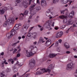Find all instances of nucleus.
Listing matches in <instances>:
<instances>
[{"label":"nucleus","instance_id":"38","mask_svg":"<svg viewBox=\"0 0 77 77\" xmlns=\"http://www.w3.org/2000/svg\"><path fill=\"white\" fill-rule=\"evenodd\" d=\"M36 5L35 4L32 5L30 6L31 7L34 9V7L36 6Z\"/></svg>","mask_w":77,"mask_h":77},{"label":"nucleus","instance_id":"11","mask_svg":"<svg viewBox=\"0 0 77 77\" xmlns=\"http://www.w3.org/2000/svg\"><path fill=\"white\" fill-rule=\"evenodd\" d=\"M14 20L13 19H8L7 21L8 24H11V23H14Z\"/></svg>","mask_w":77,"mask_h":77},{"label":"nucleus","instance_id":"20","mask_svg":"<svg viewBox=\"0 0 77 77\" xmlns=\"http://www.w3.org/2000/svg\"><path fill=\"white\" fill-rule=\"evenodd\" d=\"M46 15L48 17H50V11L49 10V12H46Z\"/></svg>","mask_w":77,"mask_h":77},{"label":"nucleus","instance_id":"57","mask_svg":"<svg viewBox=\"0 0 77 77\" xmlns=\"http://www.w3.org/2000/svg\"><path fill=\"white\" fill-rule=\"evenodd\" d=\"M33 27H32L31 28H30L29 29V31H30V30H31L33 28Z\"/></svg>","mask_w":77,"mask_h":77},{"label":"nucleus","instance_id":"64","mask_svg":"<svg viewBox=\"0 0 77 77\" xmlns=\"http://www.w3.org/2000/svg\"><path fill=\"white\" fill-rule=\"evenodd\" d=\"M17 77V75L16 74H14L13 76V77Z\"/></svg>","mask_w":77,"mask_h":77},{"label":"nucleus","instance_id":"44","mask_svg":"<svg viewBox=\"0 0 77 77\" xmlns=\"http://www.w3.org/2000/svg\"><path fill=\"white\" fill-rule=\"evenodd\" d=\"M74 75L75 77H77V69L76 70V72L75 73H74Z\"/></svg>","mask_w":77,"mask_h":77},{"label":"nucleus","instance_id":"13","mask_svg":"<svg viewBox=\"0 0 77 77\" xmlns=\"http://www.w3.org/2000/svg\"><path fill=\"white\" fill-rule=\"evenodd\" d=\"M0 11L1 14L2 15V14H3L5 13V11H6V10L5 8L0 9Z\"/></svg>","mask_w":77,"mask_h":77},{"label":"nucleus","instance_id":"49","mask_svg":"<svg viewBox=\"0 0 77 77\" xmlns=\"http://www.w3.org/2000/svg\"><path fill=\"white\" fill-rule=\"evenodd\" d=\"M70 53L71 52L69 51H67L66 52V54H69V53Z\"/></svg>","mask_w":77,"mask_h":77},{"label":"nucleus","instance_id":"53","mask_svg":"<svg viewBox=\"0 0 77 77\" xmlns=\"http://www.w3.org/2000/svg\"><path fill=\"white\" fill-rule=\"evenodd\" d=\"M54 22H53L52 24V27H54Z\"/></svg>","mask_w":77,"mask_h":77},{"label":"nucleus","instance_id":"40","mask_svg":"<svg viewBox=\"0 0 77 77\" xmlns=\"http://www.w3.org/2000/svg\"><path fill=\"white\" fill-rule=\"evenodd\" d=\"M21 2V0H17L16 2H15V3L17 4V3H20Z\"/></svg>","mask_w":77,"mask_h":77},{"label":"nucleus","instance_id":"37","mask_svg":"<svg viewBox=\"0 0 77 77\" xmlns=\"http://www.w3.org/2000/svg\"><path fill=\"white\" fill-rule=\"evenodd\" d=\"M29 48L31 49V50H32L34 49V47L33 46L31 45L30 47Z\"/></svg>","mask_w":77,"mask_h":77},{"label":"nucleus","instance_id":"47","mask_svg":"<svg viewBox=\"0 0 77 77\" xmlns=\"http://www.w3.org/2000/svg\"><path fill=\"white\" fill-rule=\"evenodd\" d=\"M4 63H5V64H6V65H8V62H6V60L4 61Z\"/></svg>","mask_w":77,"mask_h":77},{"label":"nucleus","instance_id":"29","mask_svg":"<svg viewBox=\"0 0 77 77\" xmlns=\"http://www.w3.org/2000/svg\"><path fill=\"white\" fill-rule=\"evenodd\" d=\"M26 54L27 57H30V53L27 52V51H26Z\"/></svg>","mask_w":77,"mask_h":77},{"label":"nucleus","instance_id":"26","mask_svg":"<svg viewBox=\"0 0 77 77\" xmlns=\"http://www.w3.org/2000/svg\"><path fill=\"white\" fill-rule=\"evenodd\" d=\"M30 16H29V19H31L32 18V16H33V14L32 13V12H30Z\"/></svg>","mask_w":77,"mask_h":77},{"label":"nucleus","instance_id":"19","mask_svg":"<svg viewBox=\"0 0 77 77\" xmlns=\"http://www.w3.org/2000/svg\"><path fill=\"white\" fill-rule=\"evenodd\" d=\"M74 22L72 20L70 19L69 20L68 24H72Z\"/></svg>","mask_w":77,"mask_h":77},{"label":"nucleus","instance_id":"46","mask_svg":"<svg viewBox=\"0 0 77 77\" xmlns=\"http://www.w3.org/2000/svg\"><path fill=\"white\" fill-rule=\"evenodd\" d=\"M19 42H20V41H17V42L13 44V45H16V44H17V43H19Z\"/></svg>","mask_w":77,"mask_h":77},{"label":"nucleus","instance_id":"2","mask_svg":"<svg viewBox=\"0 0 77 77\" xmlns=\"http://www.w3.org/2000/svg\"><path fill=\"white\" fill-rule=\"evenodd\" d=\"M32 0H23V5L24 8H27L28 4L30 5Z\"/></svg>","mask_w":77,"mask_h":77},{"label":"nucleus","instance_id":"63","mask_svg":"<svg viewBox=\"0 0 77 77\" xmlns=\"http://www.w3.org/2000/svg\"><path fill=\"white\" fill-rule=\"evenodd\" d=\"M21 16H23V17H24V14H23L22 13L21 14Z\"/></svg>","mask_w":77,"mask_h":77},{"label":"nucleus","instance_id":"33","mask_svg":"<svg viewBox=\"0 0 77 77\" xmlns=\"http://www.w3.org/2000/svg\"><path fill=\"white\" fill-rule=\"evenodd\" d=\"M3 26L4 27H6L7 26V21H5L4 22Z\"/></svg>","mask_w":77,"mask_h":77},{"label":"nucleus","instance_id":"15","mask_svg":"<svg viewBox=\"0 0 77 77\" xmlns=\"http://www.w3.org/2000/svg\"><path fill=\"white\" fill-rule=\"evenodd\" d=\"M39 43H43L44 42V39L42 37H40L39 41Z\"/></svg>","mask_w":77,"mask_h":77},{"label":"nucleus","instance_id":"3","mask_svg":"<svg viewBox=\"0 0 77 77\" xmlns=\"http://www.w3.org/2000/svg\"><path fill=\"white\" fill-rule=\"evenodd\" d=\"M20 28H21V24H16L14 27V30H19Z\"/></svg>","mask_w":77,"mask_h":77},{"label":"nucleus","instance_id":"21","mask_svg":"<svg viewBox=\"0 0 77 77\" xmlns=\"http://www.w3.org/2000/svg\"><path fill=\"white\" fill-rule=\"evenodd\" d=\"M23 27L24 28V29H28V27H29V26H27V25L26 24H25L23 26Z\"/></svg>","mask_w":77,"mask_h":77},{"label":"nucleus","instance_id":"39","mask_svg":"<svg viewBox=\"0 0 77 77\" xmlns=\"http://www.w3.org/2000/svg\"><path fill=\"white\" fill-rule=\"evenodd\" d=\"M67 23V20H66V19H64L63 23H64V24H65V23Z\"/></svg>","mask_w":77,"mask_h":77},{"label":"nucleus","instance_id":"4","mask_svg":"<svg viewBox=\"0 0 77 77\" xmlns=\"http://www.w3.org/2000/svg\"><path fill=\"white\" fill-rule=\"evenodd\" d=\"M41 70L42 71V72L41 73L42 74H43L44 72H48V73H50L51 72V70L50 69H41Z\"/></svg>","mask_w":77,"mask_h":77},{"label":"nucleus","instance_id":"12","mask_svg":"<svg viewBox=\"0 0 77 77\" xmlns=\"http://www.w3.org/2000/svg\"><path fill=\"white\" fill-rule=\"evenodd\" d=\"M11 33H12V35H14L16 33H17V31L16 30H15L14 29H12L11 31Z\"/></svg>","mask_w":77,"mask_h":77},{"label":"nucleus","instance_id":"50","mask_svg":"<svg viewBox=\"0 0 77 77\" xmlns=\"http://www.w3.org/2000/svg\"><path fill=\"white\" fill-rule=\"evenodd\" d=\"M58 41H59V42L60 43V44H61V42H62V39H60Z\"/></svg>","mask_w":77,"mask_h":77},{"label":"nucleus","instance_id":"1","mask_svg":"<svg viewBox=\"0 0 77 77\" xmlns=\"http://www.w3.org/2000/svg\"><path fill=\"white\" fill-rule=\"evenodd\" d=\"M74 63L71 62L68 63L66 65V69L69 70L72 69L74 68Z\"/></svg>","mask_w":77,"mask_h":77},{"label":"nucleus","instance_id":"60","mask_svg":"<svg viewBox=\"0 0 77 77\" xmlns=\"http://www.w3.org/2000/svg\"><path fill=\"white\" fill-rule=\"evenodd\" d=\"M69 29L67 30L66 31V33H68L69 32Z\"/></svg>","mask_w":77,"mask_h":77},{"label":"nucleus","instance_id":"16","mask_svg":"<svg viewBox=\"0 0 77 77\" xmlns=\"http://www.w3.org/2000/svg\"><path fill=\"white\" fill-rule=\"evenodd\" d=\"M56 55H57V54H50L49 57H51V58H53V57H54L56 56Z\"/></svg>","mask_w":77,"mask_h":77},{"label":"nucleus","instance_id":"23","mask_svg":"<svg viewBox=\"0 0 77 77\" xmlns=\"http://www.w3.org/2000/svg\"><path fill=\"white\" fill-rule=\"evenodd\" d=\"M61 1L63 2L64 4H66V3H67V2H69L68 0H61Z\"/></svg>","mask_w":77,"mask_h":77},{"label":"nucleus","instance_id":"10","mask_svg":"<svg viewBox=\"0 0 77 77\" xmlns=\"http://www.w3.org/2000/svg\"><path fill=\"white\" fill-rule=\"evenodd\" d=\"M12 35V32H9V33H8L7 34V37L8 38V39H9L10 38H11V36Z\"/></svg>","mask_w":77,"mask_h":77},{"label":"nucleus","instance_id":"62","mask_svg":"<svg viewBox=\"0 0 77 77\" xmlns=\"http://www.w3.org/2000/svg\"><path fill=\"white\" fill-rule=\"evenodd\" d=\"M20 20H23V17H20Z\"/></svg>","mask_w":77,"mask_h":77},{"label":"nucleus","instance_id":"22","mask_svg":"<svg viewBox=\"0 0 77 77\" xmlns=\"http://www.w3.org/2000/svg\"><path fill=\"white\" fill-rule=\"evenodd\" d=\"M35 9L36 11H39V10L41 9V7H36L35 8Z\"/></svg>","mask_w":77,"mask_h":77},{"label":"nucleus","instance_id":"58","mask_svg":"<svg viewBox=\"0 0 77 77\" xmlns=\"http://www.w3.org/2000/svg\"><path fill=\"white\" fill-rule=\"evenodd\" d=\"M18 63H19V62L18 61H17L16 64H18L20 66V64Z\"/></svg>","mask_w":77,"mask_h":77},{"label":"nucleus","instance_id":"28","mask_svg":"<svg viewBox=\"0 0 77 77\" xmlns=\"http://www.w3.org/2000/svg\"><path fill=\"white\" fill-rule=\"evenodd\" d=\"M35 53V52H33V51L30 52L29 53V55L30 56H33V55H34V54Z\"/></svg>","mask_w":77,"mask_h":77},{"label":"nucleus","instance_id":"61","mask_svg":"<svg viewBox=\"0 0 77 77\" xmlns=\"http://www.w3.org/2000/svg\"><path fill=\"white\" fill-rule=\"evenodd\" d=\"M8 60L9 61V62H11V61H12V59H8Z\"/></svg>","mask_w":77,"mask_h":77},{"label":"nucleus","instance_id":"45","mask_svg":"<svg viewBox=\"0 0 77 77\" xmlns=\"http://www.w3.org/2000/svg\"><path fill=\"white\" fill-rule=\"evenodd\" d=\"M55 45L56 46H58L59 45V42H57L55 43Z\"/></svg>","mask_w":77,"mask_h":77},{"label":"nucleus","instance_id":"6","mask_svg":"<svg viewBox=\"0 0 77 77\" xmlns=\"http://www.w3.org/2000/svg\"><path fill=\"white\" fill-rule=\"evenodd\" d=\"M62 35H63V32L60 31V32L57 33L55 36L57 38H58L59 37L62 36Z\"/></svg>","mask_w":77,"mask_h":77},{"label":"nucleus","instance_id":"31","mask_svg":"<svg viewBox=\"0 0 77 77\" xmlns=\"http://www.w3.org/2000/svg\"><path fill=\"white\" fill-rule=\"evenodd\" d=\"M58 2H59V0H53V3H57Z\"/></svg>","mask_w":77,"mask_h":77},{"label":"nucleus","instance_id":"9","mask_svg":"<svg viewBox=\"0 0 77 77\" xmlns=\"http://www.w3.org/2000/svg\"><path fill=\"white\" fill-rule=\"evenodd\" d=\"M74 16V11H72L69 14V17L71 18H73Z\"/></svg>","mask_w":77,"mask_h":77},{"label":"nucleus","instance_id":"54","mask_svg":"<svg viewBox=\"0 0 77 77\" xmlns=\"http://www.w3.org/2000/svg\"><path fill=\"white\" fill-rule=\"evenodd\" d=\"M29 75L26 74V75H25L24 77H27L29 76Z\"/></svg>","mask_w":77,"mask_h":77},{"label":"nucleus","instance_id":"36","mask_svg":"<svg viewBox=\"0 0 77 77\" xmlns=\"http://www.w3.org/2000/svg\"><path fill=\"white\" fill-rule=\"evenodd\" d=\"M28 13H29V11L28 10H26L25 11L24 14L25 15H27Z\"/></svg>","mask_w":77,"mask_h":77},{"label":"nucleus","instance_id":"59","mask_svg":"<svg viewBox=\"0 0 77 77\" xmlns=\"http://www.w3.org/2000/svg\"><path fill=\"white\" fill-rule=\"evenodd\" d=\"M37 43V42H33V44H34V45H36Z\"/></svg>","mask_w":77,"mask_h":77},{"label":"nucleus","instance_id":"42","mask_svg":"<svg viewBox=\"0 0 77 77\" xmlns=\"http://www.w3.org/2000/svg\"><path fill=\"white\" fill-rule=\"evenodd\" d=\"M66 10H67V9H66L62 11H61V14H64V12H65Z\"/></svg>","mask_w":77,"mask_h":77},{"label":"nucleus","instance_id":"51","mask_svg":"<svg viewBox=\"0 0 77 77\" xmlns=\"http://www.w3.org/2000/svg\"><path fill=\"white\" fill-rule=\"evenodd\" d=\"M20 54H17V57H20Z\"/></svg>","mask_w":77,"mask_h":77},{"label":"nucleus","instance_id":"5","mask_svg":"<svg viewBox=\"0 0 77 77\" xmlns=\"http://www.w3.org/2000/svg\"><path fill=\"white\" fill-rule=\"evenodd\" d=\"M41 5L43 8H45L47 6L46 1L44 0H42L41 2Z\"/></svg>","mask_w":77,"mask_h":77},{"label":"nucleus","instance_id":"41","mask_svg":"<svg viewBox=\"0 0 77 77\" xmlns=\"http://www.w3.org/2000/svg\"><path fill=\"white\" fill-rule=\"evenodd\" d=\"M65 27H66V26H65V25H62V26L60 27V29H64V28H65Z\"/></svg>","mask_w":77,"mask_h":77},{"label":"nucleus","instance_id":"18","mask_svg":"<svg viewBox=\"0 0 77 77\" xmlns=\"http://www.w3.org/2000/svg\"><path fill=\"white\" fill-rule=\"evenodd\" d=\"M46 24L47 25V28H49V27H50L51 26V22H50V21H48V22L46 23Z\"/></svg>","mask_w":77,"mask_h":77},{"label":"nucleus","instance_id":"35","mask_svg":"<svg viewBox=\"0 0 77 77\" xmlns=\"http://www.w3.org/2000/svg\"><path fill=\"white\" fill-rule=\"evenodd\" d=\"M48 68H49L50 69H52L53 68V65L52 64H50L48 66Z\"/></svg>","mask_w":77,"mask_h":77},{"label":"nucleus","instance_id":"25","mask_svg":"<svg viewBox=\"0 0 77 77\" xmlns=\"http://www.w3.org/2000/svg\"><path fill=\"white\" fill-rule=\"evenodd\" d=\"M13 69L14 70V72H15V73L17 72V71H18V70H17V68L16 67H15V66L14 67H13Z\"/></svg>","mask_w":77,"mask_h":77},{"label":"nucleus","instance_id":"56","mask_svg":"<svg viewBox=\"0 0 77 77\" xmlns=\"http://www.w3.org/2000/svg\"><path fill=\"white\" fill-rule=\"evenodd\" d=\"M39 0H37V3H38V4H39Z\"/></svg>","mask_w":77,"mask_h":77},{"label":"nucleus","instance_id":"7","mask_svg":"<svg viewBox=\"0 0 77 77\" xmlns=\"http://www.w3.org/2000/svg\"><path fill=\"white\" fill-rule=\"evenodd\" d=\"M51 44V40L49 39L46 41L45 44V45L46 46H47V47H48L50 46V44Z\"/></svg>","mask_w":77,"mask_h":77},{"label":"nucleus","instance_id":"8","mask_svg":"<svg viewBox=\"0 0 77 77\" xmlns=\"http://www.w3.org/2000/svg\"><path fill=\"white\" fill-rule=\"evenodd\" d=\"M35 60H34V59H32L29 63V65L30 66H32V65H35Z\"/></svg>","mask_w":77,"mask_h":77},{"label":"nucleus","instance_id":"55","mask_svg":"<svg viewBox=\"0 0 77 77\" xmlns=\"http://www.w3.org/2000/svg\"><path fill=\"white\" fill-rule=\"evenodd\" d=\"M53 12H50V16H51V15H53Z\"/></svg>","mask_w":77,"mask_h":77},{"label":"nucleus","instance_id":"32","mask_svg":"<svg viewBox=\"0 0 77 77\" xmlns=\"http://www.w3.org/2000/svg\"><path fill=\"white\" fill-rule=\"evenodd\" d=\"M42 74L41 73V72L38 71L36 72V75H40V74Z\"/></svg>","mask_w":77,"mask_h":77},{"label":"nucleus","instance_id":"43","mask_svg":"<svg viewBox=\"0 0 77 77\" xmlns=\"http://www.w3.org/2000/svg\"><path fill=\"white\" fill-rule=\"evenodd\" d=\"M32 35V33H29L28 35V37H30Z\"/></svg>","mask_w":77,"mask_h":77},{"label":"nucleus","instance_id":"27","mask_svg":"<svg viewBox=\"0 0 77 77\" xmlns=\"http://www.w3.org/2000/svg\"><path fill=\"white\" fill-rule=\"evenodd\" d=\"M29 9L30 11V12H32V13H33V12L32 11H33V9H34V8H32V7H31L30 6Z\"/></svg>","mask_w":77,"mask_h":77},{"label":"nucleus","instance_id":"24","mask_svg":"<svg viewBox=\"0 0 77 77\" xmlns=\"http://www.w3.org/2000/svg\"><path fill=\"white\" fill-rule=\"evenodd\" d=\"M32 35L33 38H36V33L35 32L32 33Z\"/></svg>","mask_w":77,"mask_h":77},{"label":"nucleus","instance_id":"14","mask_svg":"<svg viewBox=\"0 0 77 77\" xmlns=\"http://www.w3.org/2000/svg\"><path fill=\"white\" fill-rule=\"evenodd\" d=\"M64 46L66 49H68V48H69V44L67 43H65L64 44Z\"/></svg>","mask_w":77,"mask_h":77},{"label":"nucleus","instance_id":"30","mask_svg":"<svg viewBox=\"0 0 77 77\" xmlns=\"http://www.w3.org/2000/svg\"><path fill=\"white\" fill-rule=\"evenodd\" d=\"M0 75L1 77H6V75H5L3 74V73H1Z\"/></svg>","mask_w":77,"mask_h":77},{"label":"nucleus","instance_id":"34","mask_svg":"<svg viewBox=\"0 0 77 77\" xmlns=\"http://www.w3.org/2000/svg\"><path fill=\"white\" fill-rule=\"evenodd\" d=\"M6 72H10L11 69L7 68L6 70Z\"/></svg>","mask_w":77,"mask_h":77},{"label":"nucleus","instance_id":"17","mask_svg":"<svg viewBox=\"0 0 77 77\" xmlns=\"http://www.w3.org/2000/svg\"><path fill=\"white\" fill-rule=\"evenodd\" d=\"M59 17L61 19H64V18H67V17L66 16H64L63 15H62L60 16Z\"/></svg>","mask_w":77,"mask_h":77},{"label":"nucleus","instance_id":"52","mask_svg":"<svg viewBox=\"0 0 77 77\" xmlns=\"http://www.w3.org/2000/svg\"><path fill=\"white\" fill-rule=\"evenodd\" d=\"M17 51V49H15L14 50V51H13V53H15V52H16Z\"/></svg>","mask_w":77,"mask_h":77},{"label":"nucleus","instance_id":"48","mask_svg":"<svg viewBox=\"0 0 77 77\" xmlns=\"http://www.w3.org/2000/svg\"><path fill=\"white\" fill-rule=\"evenodd\" d=\"M76 27V25H75V24H73V26H72L70 27V28H71V27Z\"/></svg>","mask_w":77,"mask_h":77}]
</instances>
